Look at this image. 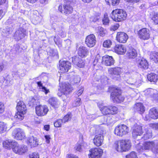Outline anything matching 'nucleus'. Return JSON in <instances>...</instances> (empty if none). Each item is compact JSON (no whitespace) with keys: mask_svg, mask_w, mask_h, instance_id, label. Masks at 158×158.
I'll use <instances>...</instances> for the list:
<instances>
[{"mask_svg":"<svg viewBox=\"0 0 158 158\" xmlns=\"http://www.w3.org/2000/svg\"><path fill=\"white\" fill-rule=\"evenodd\" d=\"M83 88H81L79 89L77 92V94L78 96H80L83 93Z\"/></svg>","mask_w":158,"mask_h":158,"instance_id":"nucleus-58","label":"nucleus"},{"mask_svg":"<svg viewBox=\"0 0 158 158\" xmlns=\"http://www.w3.org/2000/svg\"><path fill=\"white\" fill-rule=\"evenodd\" d=\"M102 63L106 66H111L114 65V60L112 56L105 55L102 57Z\"/></svg>","mask_w":158,"mask_h":158,"instance_id":"nucleus-17","label":"nucleus"},{"mask_svg":"<svg viewBox=\"0 0 158 158\" xmlns=\"http://www.w3.org/2000/svg\"><path fill=\"white\" fill-rule=\"evenodd\" d=\"M16 109L17 111L22 113H26L27 108L26 105L22 100H19L17 103Z\"/></svg>","mask_w":158,"mask_h":158,"instance_id":"nucleus-28","label":"nucleus"},{"mask_svg":"<svg viewBox=\"0 0 158 158\" xmlns=\"http://www.w3.org/2000/svg\"><path fill=\"white\" fill-rule=\"evenodd\" d=\"M113 51L118 55H124L127 51L126 46L121 44H117L113 47Z\"/></svg>","mask_w":158,"mask_h":158,"instance_id":"nucleus-15","label":"nucleus"},{"mask_svg":"<svg viewBox=\"0 0 158 158\" xmlns=\"http://www.w3.org/2000/svg\"><path fill=\"white\" fill-rule=\"evenodd\" d=\"M150 59L156 63H158V52H152L150 55Z\"/></svg>","mask_w":158,"mask_h":158,"instance_id":"nucleus-32","label":"nucleus"},{"mask_svg":"<svg viewBox=\"0 0 158 158\" xmlns=\"http://www.w3.org/2000/svg\"><path fill=\"white\" fill-rule=\"evenodd\" d=\"M60 89L61 92L63 94L67 95L72 92L73 88L71 84L65 82L61 83Z\"/></svg>","mask_w":158,"mask_h":158,"instance_id":"nucleus-11","label":"nucleus"},{"mask_svg":"<svg viewBox=\"0 0 158 158\" xmlns=\"http://www.w3.org/2000/svg\"><path fill=\"white\" fill-rule=\"evenodd\" d=\"M27 150L28 148L27 146L23 145L19 146L17 143V145L13 148V151L19 155H22L27 152Z\"/></svg>","mask_w":158,"mask_h":158,"instance_id":"nucleus-18","label":"nucleus"},{"mask_svg":"<svg viewBox=\"0 0 158 158\" xmlns=\"http://www.w3.org/2000/svg\"><path fill=\"white\" fill-rule=\"evenodd\" d=\"M127 57L129 59L135 58L137 56V52L135 49L133 48H129L126 54Z\"/></svg>","mask_w":158,"mask_h":158,"instance_id":"nucleus-26","label":"nucleus"},{"mask_svg":"<svg viewBox=\"0 0 158 158\" xmlns=\"http://www.w3.org/2000/svg\"><path fill=\"white\" fill-rule=\"evenodd\" d=\"M26 113H22L21 112L17 111L14 116V118L17 120L20 121L23 120L24 117V115Z\"/></svg>","mask_w":158,"mask_h":158,"instance_id":"nucleus-31","label":"nucleus"},{"mask_svg":"<svg viewBox=\"0 0 158 158\" xmlns=\"http://www.w3.org/2000/svg\"><path fill=\"white\" fill-rule=\"evenodd\" d=\"M152 151L154 152L158 153V144L155 147L154 146L153 149H152Z\"/></svg>","mask_w":158,"mask_h":158,"instance_id":"nucleus-61","label":"nucleus"},{"mask_svg":"<svg viewBox=\"0 0 158 158\" xmlns=\"http://www.w3.org/2000/svg\"><path fill=\"white\" fill-rule=\"evenodd\" d=\"M48 103L55 109L59 107L60 103L55 98L52 97L49 98L48 100Z\"/></svg>","mask_w":158,"mask_h":158,"instance_id":"nucleus-29","label":"nucleus"},{"mask_svg":"<svg viewBox=\"0 0 158 158\" xmlns=\"http://www.w3.org/2000/svg\"><path fill=\"white\" fill-rule=\"evenodd\" d=\"M35 113L38 116H43L47 114L49 111L48 107L46 105H39L35 107Z\"/></svg>","mask_w":158,"mask_h":158,"instance_id":"nucleus-12","label":"nucleus"},{"mask_svg":"<svg viewBox=\"0 0 158 158\" xmlns=\"http://www.w3.org/2000/svg\"><path fill=\"white\" fill-rule=\"evenodd\" d=\"M71 67V64L68 60H62L59 61L58 69L59 72L60 73H64L67 72Z\"/></svg>","mask_w":158,"mask_h":158,"instance_id":"nucleus-9","label":"nucleus"},{"mask_svg":"<svg viewBox=\"0 0 158 158\" xmlns=\"http://www.w3.org/2000/svg\"><path fill=\"white\" fill-rule=\"evenodd\" d=\"M151 19L155 25L158 24V12H154L151 16Z\"/></svg>","mask_w":158,"mask_h":158,"instance_id":"nucleus-37","label":"nucleus"},{"mask_svg":"<svg viewBox=\"0 0 158 158\" xmlns=\"http://www.w3.org/2000/svg\"><path fill=\"white\" fill-rule=\"evenodd\" d=\"M3 146L6 149H10L11 147L13 150V148L17 145V143L11 140H7L2 143Z\"/></svg>","mask_w":158,"mask_h":158,"instance_id":"nucleus-27","label":"nucleus"},{"mask_svg":"<svg viewBox=\"0 0 158 158\" xmlns=\"http://www.w3.org/2000/svg\"><path fill=\"white\" fill-rule=\"evenodd\" d=\"M12 135L14 138H24L25 137L24 133L20 128L15 129L12 132Z\"/></svg>","mask_w":158,"mask_h":158,"instance_id":"nucleus-23","label":"nucleus"},{"mask_svg":"<svg viewBox=\"0 0 158 158\" xmlns=\"http://www.w3.org/2000/svg\"><path fill=\"white\" fill-rule=\"evenodd\" d=\"M30 158H39V155L36 152L33 153L29 155Z\"/></svg>","mask_w":158,"mask_h":158,"instance_id":"nucleus-51","label":"nucleus"},{"mask_svg":"<svg viewBox=\"0 0 158 158\" xmlns=\"http://www.w3.org/2000/svg\"><path fill=\"white\" fill-rule=\"evenodd\" d=\"M35 100V98H32L29 101V104H30V105H33L34 104Z\"/></svg>","mask_w":158,"mask_h":158,"instance_id":"nucleus-56","label":"nucleus"},{"mask_svg":"<svg viewBox=\"0 0 158 158\" xmlns=\"http://www.w3.org/2000/svg\"><path fill=\"white\" fill-rule=\"evenodd\" d=\"M28 3L31 4H34L37 2L39 0H25Z\"/></svg>","mask_w":158,"mask_h":158,"instance_id":"nucleus-62","label":"nucleus"},{"mask_svg":"<svg viewBox=\"0 0 158 158\" xmlns=\"http://www.w3.org/2000/svg\"><path fill=\"white\" fill-rule=\"evenodd\" d=\"M64 4H60L58 10L61 14L67 16L72 14L73 11V8L76 3L73 0H64Z\"/></svg>","mask_w":158,"mask_h":158,"instance_id":"nucleus-2","label":"nucleus"},{"mask_svg":"<svg viewBox=\"0 0 158 158\" xmlns=\"http://www.w3.org/2000/svg\"><path fill=\"white\" fill-rule=\"evenodd\" d=\"M131 146V142L128 139H123L114 142L113 147L119 152L128 151Z\"/></svg>","mask_w":158,"mask_h":158,"instance_id":"nucleus-4","label":"nucleus"},{"mask_svg":"<svg viewBox=\"0 0 158 158\" xmlns=\"http://www.w3.org/2000/svg\"><path fill=\"white\" fill-rule=\"evenodd\" d=\"M120 2V0H112V5L113 6H115L118 5Z\"/></svg>","mask_w":158,"mask_h":158,"instance_id":"nucleus-53","label":"nucleus"},{"mask_svg":"<svg viewBox=\"0 0 158 158\" xmlns=\"http://www.w3.org/2000/svg\"><path fill=\"white\" fill-rule=\"evenodd\" d=\"M81 99L80 98H77L74 101V106H77L80 105Z\"/></svg>","mask_w":158,"mask_h":158,"instance_id":"nucleus-50","label":"nucleus"},{"mask_svg":"<svg viewBox=\"0 0 158 158\" xmlns=\"http://www.w3.org/2000/svg\"><path fill=\"white\" fill-rule=\"evenodd\" d=\"M111 18L116 22H121L125 20L127 15L125 10L121 9H116L113 10L111 13Z\"/></svg>","mask_w":158,"mask_h":158,"instance_id":"nucleus-5","label":"nucleus"},{"mask_svg":"<svg viewBox=\"0 0 158 158\" xmlns=\"http://www.w3.org/2000/svg\"><path fill=\"white\" fill-rule=\"evenodd\" d=\"M93 142L95 145L99 146L102 143L103 139H93Z\"/></svg>","mask_w":158,"mask_h":158,"instance_id":"nucleus-41","label":"nucleus"},{"mask_svg":"<svg viewBox=\"0 0 158 158\" xmlns=\"http://www.w3.org/2000/svg\"><path fill=\"white\" fill-rule=\"evenodd\" d=\"M126 158H137V153L134 151H132L127 154L126 156Z\"/></svg>","mask_w":158,"mask_h":158,"instance_id":"nucleus-43","label":"nucleus"},{"mask_svg":"<svg viewBox=\"0 0 158 158\" xmlns=\"http://www.w3.org/2000/svg\"><path fill=\"white\" fill-rule=\"evenodd\" d=\"M6 127L5 124L2 122H0V133H2L5 131Z\"/></svg>","mask_w":158,"mask_h":158,"instance_id":"nucleus-44","label":"nucleus"},{"mask_svg":"<svg viewBox=\"0 0 158 158\" xmlns=\"http://www.w3.org/2000/svg\"><path fill=\"white\" fill-rule=\"evenodd\" d=\"M98 33L100 36L103 37L106 34V30L102 27H100L98 29Z\"/></svg>","mask_w":158,"mask_h":158,"instance_id":"nucleus-45","label":"nucleus"},{"mask_svg":"<svg viewBox=\"0 0 158 158\" xmlns=\"http://www.w3.org/2000/svg\"><path fill=\"white\" fill-rule=\"evenodd\" d=\"M103 24L105 25H108L110 20L107 15H104L102 20Z\"/></svg>","mask_w":158,"mask_h":158,"instance_id":"nucleus-40","label":"nucleus"},{"mask_svg":"<svg viewBox=\"0 0 158 158\" xmlns=\"http://www.w3.org/2000/svg\"><path fill=\"white\" fill-rule=\"evenodd\" d=\"M108 90L110 93V99L114 103L119 104L124 102L125 97L122 94L123 90L121 88L112 85L109 87Z\"/></svg>","mask_w":158,"mask_h":158,"instance_id":"nucleus-1","label":"nucleus"},{"mask_svg":"<svg viewBox=\"0 0 158 158\" xmlns=\"http://www.w3.org/2000/svg\"><path fill=\"white\" fill-rule=\"evenodd\" d=\"M148 80L151 82L156 83L158 79V75L156 73H151L147 75Z\"/></svg>","mask_w":158,"mask_h":158,"instance_id":"nucleus-30","label":"nucleus"},{"mask_svg":"<svg viewBox=\"0 0 158 158\" xmlns=\"http://www.w3.org/2000/svg\"><path fill=\"white\" fill-rule=\"evenodd\" d=\"M112 42L110 39H106L103 42L102 47L106 48H110L112 45Z\"/></svg>","mask_w":158,"mask_h":158,"instance_id":"nucleus-36","label":"nucleus"},{"mask_svg":"<svg viewBox=\"0 0 158 158\" xmlns=\"http://www.w3.org/2000/svg\"><path fill=\"white\" fill-rule=\"evenodd\" d=\"M42 89V91L44 92L45 94H47L49 92V89H47L46 88L43 86L41 88Z\"/></svg>","mask_w":158,"mask_h":158,"instance_id":"nucleus-57","label":"nucleus"},{"mask_svg":"<svg viewBox=\"0 0 158 158\" xmlns=\"http://www.w3.org/2000/svg\"><path fill=\"white\" fill-rule=\"evenodd\" d=\"M5 106L3 102H0V114H2L5 111Z\"/></svg>","mask_w":158,"mask_h":158,"instance_id":"nucleus-49","label":"nucleus"},{"mask_svg":"<svg viewBox=\"0 0 158 158\" xmlns=\"http://www.w3.org/2000/svg\"><path fill=\"white\" fill-rule=\"evenodd\" d=\"M152 137V132H146L142 138H151Z\"/></svg>","mask_w":158,"mask_h":158,"instance_id":"nucleus-48","label":"nucleus"},{"mask_svg":"<svg viewBox=\"0 0 158 158\" xmlns=\"http://www.w3.org/2000/svg\"><path fill=\"white\" fill-rule=\"evenodd\" d=\"M26 141L27 144L30 145L31 147H35L38 145L37 139H27Z\"/></svg>","mask_w":158,"mask_h":158,"instance_id":"nucleus-33","label":"nucleus"},{"mask_svg":"<svg viewBox=\"0 0 158 158\" xmlns=\"http://www.w3.org/2000/svg\"><path fill=\"white\" fill-rule=\"evenodd\" d=\"M154 90L151 89L147 91L148 94L150 96L152 97H154L156 94H154L153 92Z\"/></svg>","mask_w":158,"mask_h":158,"instance_id":"nucleus-52","label":"nucleus"},{"mask_svg":"<svg viewBox=\"0 0 158 158\" xmlns=\"http://www.w3.org/2000/svg\"><path fill=\"white\" fill-rule=\"evenodd\" d=\"M119 26L120 25L118 23H116L111 27L110 29L111 31H115L117 30Z\"/></svg>","mask_w":158,"mask_h":158,"instance_id":"nucleus-47","label":"nucleus"},{"mask_svg":"<svg viewBox=\"0 0 158 158\" xmlns=\"http://www.w3.org/2000/svg\"><path fill=\"white\" fill-rule=\"evenodd\" d=\"M105 133L103 130H96L94 138H103Z\"/></svg>","mask_w":158,"mask_h":158,"instance_id":"nucleus-34","label":"nucleus"},{"mask_svg":"<svg viewBox=\"0 0 158 158\" xmlns=\"http://www.w3.org/2000/svg\"><path fill=\"white\" fill-rule=\"evenodd\" d=\"M142 127L141 123H135L134 124L132 128V135L133 138H136L142 135L143 133Z\"/></svg>","mask_w":158,"mask_h":158,"instance_id":"nucleus-10","label":"nucleus"},{"mask_svg":"<svg viewBox=\"0 0 158 158\" xmlns=\"http://www.w3.org/2000/svg\"><path fill=\"white\" fill-rule=\"evenodd\" d=\"M55 149H54L53 150V152L55 153L56 155V156H58L60 155V150L59 149H57L56 151V152H55Z\"/></svg>","mask_w":158,"mask_h":158,"instance_id":"nucleus-55","label":"nucleus"},{"mask_svg":"<svg viewBox=\"0 0 158 158\" xmlns=\"http://www.w3.org/2000/svg\"><path fill=\"white\" fill-rule=\"evenodd\" d=\"M113 117L111 116H106L103 118V122L106 124H110L113 122Z\"/></svg>","mask_w":158,"mask_h":158,"instance_id":"nucleus-38","label":"nucleus"},{"mask_svg":"<svg viewBox=\"0 0 158 158\" xmlns=\"http://www.w3.org/2000/svg\"><path fill=\"white\" fill-rule=\"evenodd\" d=\"M89 158H100L102 156V150L98 148H93L89 150Z\"/></svg>","mask_w":158,"mask_h":158,"instance_id":"nucleus-14","label":"nucleus"},{"mask_svg":"<svg viewBox=\"0 0 158 158\" xmlns=\"http://www.w3.org/2000/svg\"><path fill=\"white\" fill-rule=\"evenodd\" d=\"M148 116L150 119L156 120L158 119V108L153 107L148 112Z\"/></svg>","mask_w":158,"mask_h":158,"instance_id":"nucleus-21","label":"nucleus"},{"mask_svg":"<svg viewBox=\"0 0 158 158\" xmlns=\"http://www.w3.org/2000/svg\"><path fill=\"white\" fill-rule=\"evenodd\" d=\"M155 144L153 141L145 142L142 147L140 146L139 147L140 149L137 148V150L139 152H141L143 150H149L153 149Z\"/></svg>","mask_w":158,"mask_h":158,"instance_id":"nucleus-19","label":"nucleus"},{"mask_svg":"<svg viewBox=\"0 0 158 158\" xmlns=\"http://www.w3.org/2000/svg\"><path fill=\"white\" fill-rule=\"evenodd\" d=\"M77 53L79 56L84 58L88 55L89 51L86 47L81 46L78 48Z\"/></svg>","mask_w":158,"mask_h":158,"instance_id":"nucleus-20","label":"nucleus"},{"mask_svg":"<svg viewBox=\"0 0 158 158\" xmlns=\"http://www.w3.org/2000/svg\"><path fill=\"white\" fill-rule=\"evenodd\" d=\"M72 62L74 64L79 68H82L85 66L84 61L77 56L72 57Z\"/></svg>","mask_w":158,"mask_h":158,"instance_id":"nucleus-22","label":"nucleus"},{"mask_svg":"<svg viewBox=\"0 0 158 158\" xmlns=\"http://www.w3.org/2000/svg\"><path fill=\"white\" fill-rule=\"evenodd\" d=\"M67 158H78V157L73 154H71L67 155Z\"/></svg>","mask_w":158,"mask_h":158,"instance_id":"nucleus-63","label":"nucleus"},{"mask_svg":"<svg viewBox=\"0 0 158 158\" xmlns=\"http://www.w3.org/2000/svg\"><path fill=\"white\" fill-rule=\"evenodd\" d=\"M63 122L62 119H58L56 120L55 122H54V126L56 127H61Z\"/></svg>","mask_w":158,"mask_h":158,"instance_id":"nucleus-39","label":"nucleus"},{"mask_svg":"<svg viewBox=\"0 0 158 158\" xmlns=\"http://www.w3.org/2000/svg\"><path fill=\"white\" fill-rule=\"evenodd\" d=\"M100 13L95 12L93 15L90 17V20L94 22L97 21L100 19Z\"/></svg>","mask_w":158,"mask_h":158,"instance_id":"nucleus-35","label":"nucleus"},{"mask_svg":"<svg viewBox=\"0 0 158 158\" xmlns=\"http://www.w3.org/2000/svg\"><path fill=\"white\" fill-rule=\"evenodd\" d=\"M96 37L93 34L88 35L85 38V44L89 48H92L94 47L96 45Z\"/></svg>","mask_w":158,"mask_h":158,"instance_id":"nucleus-13","label":"nucleus"},{"mask_svg":"<svg viewBox=\"0 0 158 158\" xmlns=\"http://www.w3.org/2000/svg\"><path fill=\"white\" fill-rule=\"evenodd\" d=\"M44 129L46 131H48L50 129V125H46L44 126Z\"/></svg>","mask_w":158,"mask_h":158,"instance_id":"nucleus-64","label":"nucleus"},{"mask_svg":"<svg viewBox=\"0 0 158 158\" xmlns=\"http://www.w3.org/2000/svg\"><path fill=\"white\" fill-rule=\"evenodd\" d=\"M134 108L135 111L141 114H143L145 111V107L142 102H139L135 103Z\"/></svg>","mask_w":158,"mask_h":158,"instance_id":"nucleus-24","label":"nucleus"},{"mask_svg":"<svg viewBox=\"0 0 158 158\" xmlns=\"http://www.w3.org/2000/svg\"><path fill=\"white\" fill-rule=\"evenodd\" d=\"M97 106L101 114L103 116L116 114L119 112L118 108L114 105H105L103 103H98Z\"/></svg>","mask_w":158,"mask_h":158,"instance_id":"nucleus-3","label":"nucleus"},{"mask_svg":"<svg viewBox=\"0 0 158 158\" xmlns=\"http://www.w3.org/2000/svg\"><path fill=\"white\" fill-rule=\"evenodd\" d=\"M128 38L127 35L124 32L119 31L117 33L116 40L119 43H126Z\"/></svg>","mask_w":158,"mask_h":158,"instance_id":"nucleus-16","label":"nucleus"},{"mask_svg":"<svg viewBox=\"0 0 158 158\" xmlns=\"http://www.w3.org/2000/svg\"><path fill=\"white\" fill-rule=\"evenodd\" d=\"M137 64L139 68L144 70L148 69L149 67V64L147 60L143 58L138 60Z\"/></svg>","mask_w":158,"mask_h":158,"instance_id":"nucleus-25","label":"nucleus"},{"mask_svg":"<svg viewBox=\"0 0 158 158\" xmlns=\"http://www.w3.org/2000/svg\"><path fill=\"white\" fill-rule=\"evenodd\" d=\"M73 83L74 84L79 83L80 81V79L77 77H74L73 79Z\"/></svg>","mask_w":158,"mask_h":158,"instance_id":"nucleus-54","label":"nucleus"},{"mask_svg":"<svg viewBox=\"0 0 158 158\" xmlns=\"http://www.w3.org/2000/svg\"><path fill=\"white\" fill-rule=\"evenodd\" d=\"M76 150L80 152L81 150V145L78 144L75 147Z\"/></svg>","mask_w":158,"mask_h":158,"instance_id":"nucleus-60","label":"nucleus"},{"mask_svg":"<svg viewBox=\"0 0 158 158\" xmlns=\"http://www.w3.org/2000/svg\"><path fill=\"white\" fill-rule=\"evenodd\" d=\"M138 38L141 40H147L151 38L150 30L146 27L142 28L137 32Z\"/></svg>","mask_w":158,"mask_h":158,"instance_id":"nucleus-6","label":"nucleus"},{"mask_svg":"<svg viewBox=\"0 0 158 158\" xmlns=\"http://www.w3.org/2000/svg\"><path fill=\"white\" fill-rule=\"evenodd\" d=\"M108 71L109 73L111 75V78L115 81L118 80L121 77V69L118 67L110 68Z\"/></svg>","mask_w":158,"mask_h":158,"instance_id":"nucleus-7","label":"nucleus"},{"mask_svg":"<svg viewBox=\"0 0 158 158\" xmlns=\"http://www.w3.org/2000/svg\"><path fill=\"white\" fill-rule=\"evenodd\" d=\"M71 119V116L70 114H67L63 118V121L64 123H65Z\"/></svg>","mask_w":158,"mask_h":158,"instance_id":"nucleus-42","label":"nucleus"},{"mask_svg":"<svg viewBox=\"0 0 158 158\" xmlns=\"http://www.w3.org/2000/svg\"><path fill=\"white\" fill-rule=\"evenodd\" d=\"M126 2L129 3H137L140 1V0H125Z\"/></svg>","mask_w":158,"mask_h":158,"instance_id":"nucleus-59","label":"nucleus"},{"mask_svg":"<svg viewBox=\"0 0 158 158\" xmlns=\"http://www.w3.org/2000/svg\"><path fill=\"white\" fill-rule=\"evenodd\" d=\"M129 132V127L124 124L118 125L115 127L114 131L115 134L121 136L127 134Z\"/></svg>","mask_w":158,"mask_h":158,"instance_id":"nucleus-8","label":"nucleus"},{"mask_svg":"<svg viewBox=\"0 0 158 158\" xmlns=\"http://www.w3.org/2000/svg\"><path fill=\"white\" fill-rule=\"evenodd\" d=\"M149 125V127L151 128L158 131V123H150Z\"/></svg>","mask_w":158,"mask_h":158,"instance_id":"nucleus-46","label":"nucleus"}]
</instances>
